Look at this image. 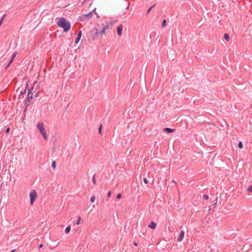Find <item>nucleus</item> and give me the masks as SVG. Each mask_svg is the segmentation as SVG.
<instances>
[{
    "label": "nucleus",
    "instance_id": "f257e3e1",
    "mask_svg": "<svg viewBox=\"0 0 252 252\" xmlns=\"http://www.w3.org/2000/svg\"><path fill=\"white\" fill-rule=\"evenodd\" d=\"M58 25L63 29L64 32H68L70 29V24L65 18H61L57 22Z\"/></svg>",
    "mask_w": 252,
    "mask_h": 252
},
{
    "label": "nucleus",
    "instance_id": "f03ea898",
    "mask_svg": "<svg viewBox=\"0 0 252 252\" xmlns=\"http://www.w3.org/2000/svg\"><path fill=\"white\" fill-rule=\"evenodd\" d=\"M99 25H97V27L95 28V33L94 34L92 35V38L93 39H95L97 38L98 34H105V31L109 28V26L107 24H104V23H102L101 26L102 27V29L101 31L99 32L98 30L99 29Z\"/></svg>",
    "mask_w": 252,
    "mask_h": 252
},
{
    "label": "nucleus",
    "instance_id": "7ed1b4c3",
    "mask_svg": "<svg viewBox=\"0 0 252 252\" xmlns=\"http://www.w3.org/2000/svg\"><path fill=\"white\" fill-rule=\"evenodd\" d=\"M36 127L40 133L42 135L43 138L47 140L48 139V136L47 135L45 127L44 126L43 123H38L36 125Z\"/></svg>",
    "mask_w": 252,
    "mask_h": 252
},
{
    "label": "nucleus",
    "instance_id": "20e7f679",
    "mask_svg": "<svg viewBox=\"0 0 252 252\" xmlns=\"http://www.w3.org/2000/svg\"><path fill=\"white\" fill-rule=\"evenodd\" d=\"M29 196L30 198V204L31 206H32L34 204V201L36 200L37 198L36 191L35 189L32 190L30 192Z\"/></svg>",
    "mask_w": 252,
    "mask_h": 252
},
{
    "label": "nucleus",
    "instance_id": "39448f33",
    "mask_svg": "<svg viewBox=\"0 0 252 252\" xmlns=\"http://www.w3.org/2000/svg\"><path fill=\"white\" fill-rule=\"evenodd\" d=\"M123 28V25H120L117 28V33H118V35L120 36H121L122 35Z\"/></svg>",
    "mask_w": 252,
    "mask_h": 252
},
{
    "label": "nucleus",
    "instance_id": "423d86ee",
    "mask_svg": "<svg viewBox=\"0 0 252 252\" xmlns=\"http://www.w3.org/2000/svg\"><path fill=\"white\" fill-rule=\"evenodd\" d=\"M185 233L184 231H181L180 233L179 236L178 238V241L181 242L183 240L184 237Z\"/></svg>",
    "mask_w": 252,
    "mask_h": 252
},
{
    "label": "nucleus",
    "instance_id": "0eeeda50",
    "mask_svg": "<svg viewBox=\"0 0 252 252\" xmlns=\"http://www.w3.org/2000/svg\"><path fill=\"white\" fill-rule=\"evenodd\" d=\"M148 226L152 229H155L157 227V224L154 221H151Z\"/></svg>",
    "mask_w": 252,
    "mask_h": 252
},
{
    "label": "nucleus",
    "instance_id": "6e6552de",
    "mask_svg": "<svg viewBox=\"0 0 252 252\" xmlns=\"http://www.w3.org/2000/svg\"><path fill=\"white\" fill-rule=\"evenodd\" d=\"M175 130L174 129H171L170 128H164L163 129V131L167 132L168 133L173 132L174 131H175Z\"/></svg>",
    "mask_w": 252,
    "mask_h": 252
},
{
    "label": "nucleus",
    "instance_id": "1a4fd4ad",
    "mask_svg": "<svg viewBox=\"0 0 252 252\" xmlns=\"http://www.w3.org/2000/svg\"><path fill=\"white\" fill-rule=\"evenodd\" d=\"M81 36V31H80L78 33V36L77 37V38L75 39V43H77L79 42V40L80 39Z\"/></svg>",
    "mask_w": 252,
    "mask_h": 252
},
{
    "label": "nucleus",
    "instance_id": "9d476101",
    "mask_svg": "<svg viewBox=\"0 0 252 252\" xmlns=\"http://www.w3.org/2000/svg\"><path fill=\"white\" fill-rule=\"evenodd\" d=\"M94 11V10H93L92 12H91L90 13L86 15H84L83 16L87 17L88 18H90L92 17L93 15V13Z\"/></svg>",
    "mask_w": 252,
    "mask_h": 252
},
{
    "label": "nucleus",
    "instance_id": "9b49d317",
    "mask_svg": "<svg viewBox=\"0 0 252 252\" xmlns=\"http://www.w3.org/2000/svg\"><path fill=\"white\" fill-rule=\"evenodd\" d=\"M70 229H71V227L70 226L66 227L65 228V233L66 234L70 232Z\"/></svg>",
    "mask_w": 252,
    "mask_h": 252
},
{
    "label": "nucleus",
    "instance_id": "f8f14e48",
    "mask_svg": "<svg viewBox=\"0 0 252 252\" xmlns=\"http://www.w3.org/2000/svg\"><path fill=\"white\" fill-rule=\"evenodd\" d=\"M224 38L226 41H228L229 40V36L227 33L224 34Z\"/></svg>",
    "mask_w": 252,
    "mask_h": 252
},
{
    "label": "nucleus",
    "instance_id": "ddd939ff",
    "mask_svg": "<svg viewBox=\"0 0 252 252\" xmlns=\"http://www.w3.org/2000/svg\"><path fill=\"white\" fill-rule=\"evenodd\" d=\"M95 196L94 195H93L91 197V201L93 203L95 201Z\"/></svg>",
    "mask_w": 252,
    "mask_h": 252
},
{
    "label": "nucleus",
    "instance_id": "4468645a",
    "mask_svg": "<svg viewBox=\"0 0 252 252\" xmlns=\"http://www.w3.org/2000/svg\"><path fill=\"white\" fill-rule=\"evenodd\" d=\"M28 98L29 99H32V94L31 92H29L28 94Z\"/></svg>",
    "mask_w": 252,
    "mask_h": 252
},
{
    "label": "nucleus",
    "instance_id": "2eb2a0df",
    "mask_svg": "<svg viewBox=\"0 0 252 252\" xmlns=\"http://www.w3.org/2000/svg\"><path fill=\"white\" fill-rule=\"evenodd\" d=\"M238 146L239 148H240V149L243 148V145L242 142L240 141L239 142Z\"/></svg>",
    "mask_w": 252,
    "mask_h": 252
},
{
    "label": "nucleus",
    "instance_id": "dca6fc26",
    "mask_svg": "<svg viewBox=\"0 0 252 252\" xmlns=\"http://www.w3.org/2000/svg\"><path fill=\"white\" fill-rule=\"evenodd\" d=\"M56 166V162L55 161H54L52 163V167L53 169H55Z\"/></svg>",
    "mask_w": 252,
    "mask_h": 252
},
{
    "label": "nucleus",
    "instance_id": "f3484780",
    "mask_svg": "<svg viewBox=\"0 0 252 252\" xmlns=\"http://www.w3.org/2000/svg\"><path fill=\"white\" fill-rule=\"evenodd\" d=\"M80 221H81V217H79L78 218V220L76 221V224L77 225H79L80 224Z\"/></svg>",
    "mask_w": 252,
    "mask_h": 252
},
{
    "label": "nucleus",
    "instance_id": "a211bd4d",
    "mask_svg": "<svg viewBox=\"0 0 252 252\" xmlns=\"http://www.w3.org/2000/svg\"><path fill=\"white\" fill-rule=\"evenodd\" d=\"M247 191L249 192H252V185L250 187H249L248 189H247Z\"/></svg>",
    "mask_w": 252,
    "mask_h": 252
},
{
    "label": "nucleus",
    "instance_id": "6ab92c4d",
    "mask_svg": "<svg viewBox=\"0 0 252 252\" xmlns=\"http://www.w3.org/2000/svg\"><path fill=\"white\" fill-rule=\"evenodd\" d=\"M166 21L165 20H164L163 21H162V27H164L165 25H166Z\"/></svg>",
    "mask_w": 252,
    "mask_h": 252
},
{
    "label": "nucleus",
    "instance_id": "aec40b11",
    "mask_svg": "<svg viewBox=\"0 0 252 252\" xmlns=\"http://www.w3.org/2000/svg\"><path fill=\"white\" fill-rule=\"evenodd\" d=\"M203 198L204 199L207 200V199H208L209 197H208V196L207 195L205 194V195H204L203 196Z\"/></svg>",
    "mask_w": 252,
    "mask_h": 252
},
{
    "label": "nucleus",
    "instance_id": "412c9836",
    "mask_svg": "<svg viewBox=\"0 0 252 252\" xmlns=\"http://www.w3.org/2000/svg\"><path fill=\"white\" fill-rule=\"evenodd\" d=\"M4 15L3 16V17L1 18L0 20V26L1 25L2 23V21L4 19Z\"/></svg>",
    "mask_w": 252,
    "mask_h": 252
},
{
    "label": "nucleus",
    "instance_id": "4be33fe9",
    "mask_svg": "<svg viewBox=\"0 0 252 252\" xmlns=\"http://www.w3.org/2000/svg\"><path fill=\"white\" fill-rule=\"evenodd\" d=\"M14 59H13L12 58H11V59L10 60V61L9 62V63H8V64L7 65V67H9L10 64L12 63Z\"/></svg>",
    "mask_w": 252,
    "mask_h": 252
},
{
    "label": "nucleus",
    "instance_id": "5701e85b",
    "mask_svg": "<svg viewBox=\"0 0 252 252\" xmlns=\"http://www.w3.org/2000/svg\"><path fill=\"white\" fill-rule=\"evenodd\" d=\"M143 181H144V183L146 184H147L148 183V180L145 178H144Z\"/></svg>",
    "mask_w": 252,
    "mask_h": 252
},
{
    "label": "nucleus",
    "instance_id": "b1692460",
    "mask_svg": "<svg viewBox=\"0 0 252 252\" xmlns=\"http://www.w3.org/2000/svg\"><path fill=\"white\" fill-rule=\"evenodd\" d=\"M122 197V195L121 194L119 193V194H118L117 195V198L118 199H120Z\"/></svg>",
    "mask_w": 252,
    "mask_h": 252
},
{
    "label": "nucleus",
    "instance_id": "393cba45",
    "mask_svg": "<svg viewBox=\"0 0 252 252\" xmlns=\"http://www.w3.org/2000/svg\"><path fill=\"white\" fill-rule=\"evenodd\" d=\"M93 182L94 184H95V183H96V181H95L94 177H93Z\"/></svg>",
    "mask_w": 252,
    "mask_h": 252
},
{
    "label": "nucleus",
    "instance_id": "a878e982",
    "mask_svg": "<svg viewBox=\"0 0 252 252\" xmlns=\"http://www.w3.org/2000/svg\"><path fill=\"white\" fill-rule=\"evenodd\" d=\"M16 53H14L13 54V55H12V58L13 59H14L15 58V57H16Z\"/></svg>",
    "mask_w": 252,
    "mask_h": 252
},
{
    "label": "nucleus",
    "instance_id": "bb28decb",
    "mask_svg": "<svg viewBox=\"0 0 252 252\" xmlns=\"http://www.w3.org/2000/svg\"><path fill=\"white\" fill-rule=\"evenodd\" d=\"M153 7V6H151V7H150V8L148 9V11H147V13H149V12L151 10V9H152V8Z\"/></svg>",
    "mask_w": 252,
    "mask_h": 252
},
{
    "label": "nucleus",
    "instance_id": "cd10ccee",
    "mask_svg": "<svg viewBox=\"0 0 252 252\" xmlns=\"http://www.w3.org/2000/svg\"><path fill=\"white\" fill-rule=\"evenodd\" d=\"M110 196H111V191H109L107 194V196L109 197H110Z\"/></svg>",
    "mask_w": 252,
    "mask_h": 252
},
{
    "label": "nucleus",
    "instance_id": "c85d7f7f",
    "mask_svg": "<svg viewBox=\"0 0 252 252\" xmlns=\"http://www.w3.org/2000/svg\"><path fill=\"white\" fill-rule=\"evenodd\" d=\"M9 130H10V128L9 127H8L6 130V133H8L9 132Z\"/></svg>",
    "mask_w": 252,
    "mask_h": 252
},
{
    "label": "nucleus",
    "instance_id": "c756f323",
    "mask_svg": "<svg viewBox=\"0 0 252 252\" xmlns=\"http://www.w3.org/2000/svg\"><path fill=\"white\" fill-rule=\"evenodd\" d=\"M101 127H102V126H100V127H99V133H100L101 131Z\"/></svg>",
    "mask_w": 252,
    "mask_h": 252
},
{
    "label": "nucleus",
    "instance_id": "7c9ffc66",
    "mask_svg": "<svg viewBox=\"0 0 252 252\" xmlns=\"http://www.w3.org/2000/svg\"><path fill=\"white\" fill-rule=\"evenodd\" d=\"M43 244H40L39 246V249L42 248L43 247Z\"/></svg>",
    "mask_w": 252,
    "mask_h": 252
},
{
    "label": "nucleus",
    "instance_id": "2f4dec72",
    "mask_svg": "<svg viewBox=\"0 0 252 252\" xmlns=\"http://www.w3.org/2000/svg\"><path fill=\"white\" fill-rule=\"evenodd\" d=\"M133 245L135 246H137V243L136 242H134L133 243Z\"/></svg>",
    "mask_w": 252,
    "mask_h": 252
},
{
    "label": "nucleus",
    "instance_id": "473e14b6",
    "mask_svg": "<svg viewBox=\"0 0 252 252\" xmlns=\"http://www.w3.org/2000/svg\"><path fill=\"white\" fill-rule=\"evenodd\" d=\"M14 251H15V250H12V251H11L10 252H14Z\"/></svg>",
    "mask_w": 252,
    "mask_h": 252
}]
</instances>
